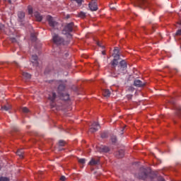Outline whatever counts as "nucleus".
Here are the masks:
<instances>
[{"mask_svg":"<svg viewBox=\"0 0 181 181\" xmlns=\"http://www.w3.org/2000/svg\"><path fill=\"white\" fill-rule=\"evenodd\" d=\"M52 40L57 46H66V45H69V41L64 40V38L57 34L52 35Z\"/></svg>","mask_w":181,"mask_h":181,"instance_id":"1","label":"nucleus"},{"mask_svg":"<svg viewBox=\"0 0 181 181\" xmlns=\"http://www.w3.org/2000/svg\"><path fill=\"white\" fill-rule=\"evenodd\" d=\"M65 88L66 86H64V84H60L58 86V94L61 100H64V101H69V100H70V95L68 93H64Z\"/></svg>","mask_w":181,"mask_h":181,"instance_id":"2","label":"nucleus"},{"mask_svg":"<svg viewBox=\"0 0 181 181\" xmlns=\"http://www.w3.org/2000/svg\"><path fill=\"white\" fill-rule=\"evenodd\" d=\"M73 30H74V23H68L65 25L64 29L62 30V35H66L67 36H70V37H71V34H70V33L73 32Z\"/></svg>","mask_w":181,"mask_h":181,"instance_id":"3","label":"nucleus"},{"mask_svg":"<svg viewBox=\"0 0 181 181\" xmlns=\"http://www.w3.org/2000/svg\"><path fill=\"white\" fill-rule=\"evenodd\" d=\"M125 69H122L119 66H117L116 68H113L110 71V75L112 77H117L119 76V74H124V71Z\"/></svg>","mask_w":181,"mask_h":181,"instance_id":"4","label":"nucleus"},{"mask_svg":"<svg viewBox=\"0 0 181 181\" xmlns=\"http://www.w3.org/2000/svg\"><path fill=\"white\" fill-rule=\"evenodd\" d=\"M47 21L48 22L50 28H52V29H56L57 26H59V23L52 17V16H47Z\"/></svg>","mask_w":181,"mask_h":181,"instance_id":"5","label":"nucleus"},{"mask_svg":"<svg viewBox=\"0 0 181 181\" xmlns=\"http://www.w3.org/2000/svg\"><path fill=\"white\" fill-rule=\"evenodd\" d=\"M100 124H98L96 122H94L90 125V127L89 129V132H90L91 134H94V132H97V131H98V129H100Z\"/></svg>","mask_w":181,"mask_h":181,"instance_id":"6","label":"nucleus"},{"mask_svg":"<svg viewBox=\"0 0 181 181\" xmlns=\"http://www.w3.org/2000/svg\"><path fill=\"white\" fill-rule=\"evenodd\" d=\"M136 176L139 179L145 180L146 177H148V173H146V170L145 169H141L140 173Z\"/></svg>","mask_w":181,"mask_h":181,"instance_id":"7","label":"nucleus"},{"mask_svg":"<svg viewBox=\"0 0 181 181\" xmlns=\"http://www.w3.org/2000/svg\"><path fill=\"white\" fill-rule=\"evenodd\" d=\"M146 85V83H145L139 79H135L134 81V87H138V88H141L142 87H145Z\"/></svg>","mask_w":181,"mask_h":181,"instance_id":"8","label":"nucleus"},{"mask_svg":"<svg viewBox=\"0 0 181 181\" xmlns=\"http://www.w3.org/2000/svg\"><path fill=\"white\" fill-rule=\"evenodd\" d=\"M57 98V95L56 93L52 92L51 94L49 95L48 100L51 101L52 107H54V103H56V99Z\"/></svg>","mask_w":181,"mask_h":181,"instance_id":"9","label":"nucleus"},{"mask_svg":"<svg viewBox=\"0 0 181 181\" xmlns=\"http://www.w3.org/2000/svg\"><path fill=\"white\" fill-rule=\"evenodd\" d=\"M88 6L92 11L98 10V6H97L95 0H92L91 2L89 3Z\"/></svg>","mask_w":181,"mask_h":181,"instance_id":"10","label":"nucleus"},{"mask_svg":"<svg viewBox=\"0 0 181 181\" xmlns=\"http://www.w3.org/2000/svg\"><path fill=\"white\" fill-rule=\"evenodd\" d=\"M37 55H32L31 57V63H33V65L35 67H37L39 66V63L37 62Z\"/></svg>","mask_w":181,"mask_h":181,"instance_id":"11","label":"nucleus"},{"mask_svg":"<svg viewBox=\"0 0 181 181\" xmlns=\"http://www.w3.org/2000/svg\"><path fill=\"white\" fill-rule=\"evenodd\" d=\"M134 6H139V8H142V5H145V0H134Z\"/></svg>","mask_w":181,"mask_h":181,"instance_id":"12","label":"nucleus"},{"mask_svg":"<svg viewBox=\"0 0 181 181\" xmlns=\"http://www.w3.org/2000/svg\"><path fill=\"white\" fill-rule=\"evenodd\" d=\"M18 18L20 22H23V21H25V13L22 11H19L18 13Z\"/></svg>","mask_w":181,"mask_h":181,"instance_id":"13","label":"nucleus"},{"mask_svg":"<svg viewBox=\"0 0 181 181\" xmlns=\"http://www.w3.org/2000/svg\"><path fill=\"white\" fill-rule=\"evenodd\" d=\"M34 16H35L36 21H37V22H42V21L43 19V16H42V15H40V13L39 12L34 13Z\"/></svg>","mask_w":181,"mask_h":181,"instance_id":"14","label":"nucleus"},{"mask_svg":"<svg viewBox=\"0 0 181 181\" xmlns=\"http://www.w3.org/2000/svg\"><path fill=\"white\" fill-rule=\"evenodd\" d=\"M98 163H100V160H95L94 158H92L88 163V165H90V166H94L95 165H98Z\"/></svg>","mask_w":181,"mask_h":181,"instance_id":"15","label":"nucleus"},{"mask_svg":"<svg viewBox=\"0 0 181 181\" xmlns=\"http://www.w3.org/2000/svg\"><path fill=\"white\" fill-rule=\"evenodd\" d=\"M100 152H103L105 153H107V152H110V148H108L106 146H102L100 147Z\"/></svg>","mask_w":181,"mask_h":181,"instance_id":"16","label":"nucleus"},{"mask_svg":"<svg viewBox=\"0 0 181 181\" xmlns=\"http://www.w3.org/2000/svg\"><path fill=\"white\" fill-rule=\"evenodd\" d=\"M118 60L119 59L114 58V59L111 62L112 69H115L118 66Z\"/></svg>","mask_w":181,"mask_h":181,"instance_id":"17","label":"nucleus"},{"mask_svg":"<svg viewBox=\"0 0 181 181\" xmlns=\"http://www.w3.org/2000/svg\"><path fill=\"white\" fill-rule=\"evenodd\" d=\"M119 66H120L121 68H122V70H127V62H125V60H122L119 62Z\"/></svg>","mask_w":181,"mask_h":181,"instance_id":"18","label":"nucleus"},{"mask_svg":"<svg viewBox=\"0 0 181 181\" xmlns=\"http://www.w3.org/2000/svg\"><path fill=\"white\" fill-rule=\"evenodd\" d=\"M24 153L25 151H23V149L21 148L17 151L16 154L18 155V156H19V158H21V159H23Z\"/></svg>","mask_w":181,"mask_h":181,"instance_id":"19","label":"nucleus"},{"mask_svg":"<svg viewBox=\"0 0 181 181\" xmlns=\"http://www.w3.org/2000/svg\"><path fill=\"white\" fill-rule=\"evenodd\" d=\"M103 95H104V97H110L111 95V91L108 89H105L103 90Z\"/></svg>","mask_w":181,"mask_h":181,"instance_id":"20","label":"nucleus"},{"mask_svg":"<svg viewBox=\"0 0 181 181\" xmlns=\"http://www.w3.org/2000/svg\"><path fill=\"white\" fill-rule=\"evenodd\" d=\"M124 153L125 152L124 151V150H119L118 152L116 153V156H117L118 158H124Z\"/></svg>","mask_w":181,"mask_h":181,"instance_id":"21","label":"nucleus"},{"mask_svg":"<svg viewBox=\"0 0 181 181\" xmlns=\"http://www.w3.org/2000/svg\"><path fill=\"white\" fill-rule=\"evenodd\" d=\"M12 108V106L11 105H6L1 107V110L3 111H9Z\"/></svg>","mask_w":181,"mask_h":181,"instance_id":"22","label":"nucleus"},{"mask_svg":"<svg viewBox=\"0 0 181 181\" xmlns=\"http://www.w3.org/2000/svg\"><path fill=\"white\" fill-rule=\"evenodd\" d=\"M23 76H24L25 78H27V80H29L32 76L30 74H28V72H23Z\"/></svg>","mask_w":181,"mask_h":181,"instance_id":"23","label":"nucleus"},{"mask_svg":"<svg viewBox=\"0 0 181 181\" xmlns=\"http://www.w3.org/2000/svg\"><path fill=\"white\" fill-rule=\"evenodd\" d=\"M30 39L33 42H36V39H37V37H36V33H32L30 34Z\"/></svg>","mask_w":181,"mask_h":181,"instance_id":"24","label":"nucleus"},{"mask_svg":"<svg viewBox=\"0 0 181 181\" xmlns=\"http://www.w3.org/2000/svg\"><path fill=\"white\" fill-rule=\"evenodd\" d=\"M78 16H79V18H81L82 19H84V18H86L87 16V14L86 13H84L83 11H81L78 13Z\"/></svg>","mask_w":181,"mask_h":181,"instance_id":"25","label":"nucleus"},{"mask_svg":"<svg viewBox=\"0 0 181 181\" xmlns=\"http://www.w3.org/2000/svg\"><path fill=\"white\" fill-rule=\"evenodd\" d=\"M1 32H4V33H6V30H5V25H4L2 23H0V33Z\"/></svg>","mask_w":181,"mask_h":181,"instance_id":"26","label":"nucleus"},{"mask_svg":"<svg viewBox=\"0 0 181 181\" xmlns=\"http://www.w3.org/2000/svg\"><path fill=\"white\" fill-rule=\"evenodd\" d=\"M111 141L113 144L117 143V136H111Z\"/></svg>","mask_w":181,"mask_h":181,"instance_id":"27","label":"nucleus"},{"mask_svg":"<svg viewBox=\"0 0 181 181\" xmlns=\"http://www.w3.org/2000/svg\"><path fill=\"white\" fill-rule=\"evenodd\" d=\"M113 54H119V49L118 47H115V49L113 51Z\"/></svg>","mask_w":181,"mask_h":181,"instance_id":"28","label":"nucleus"},{"mask_svg":"<svg viewBox=\"0 0 181 181\" xmlns=\"http://www.w3.org/2000/svg\"><path fill=\"white\" fill-rule=\"evenodd\" d=\"M78 163H81V165H84V163H86V158H79Z\"/></svg>","mask_w":181,"mask_h":181,"instance_id":"29","label":"nucleus"},{"mask_svg":"<svg viewBox=\"0 0 181 181\" xmlns=\"http://www.w3.org/2000/svg\"><path fill=\"white\" fill-rule=\"evenodd\" d=\"M28 13L29 15H32V13H33V8L30 6H28Z\"/></svg>","mask_w":181,"mask_h":181,"instance_id":"30","label":"nucleus"},{"mask_svg":"<svg viewBox=\"0 0 181 181\" xmlns=\"http://www.w3.org/2000/svg\"><path fill=\"white\" fill-rule=\"evenodd\" d=\"M10 41L11 43H18V40L15 37H11Z\"/></svg>","mask_w":181,"mask_h":181,"instance_id":"31","label":"nucleus"},{"mask_svg":"<svg viewBox=\"0 0 181 181\" xmlns=\"http://www.w3.org/2000/svg\"><path fill=\"white\" fill-rule=\"evenodd\" d=\"M59 146H64V145H66V142H64V141H63V140H60L59 141Z\"/></svg>","mask_w":181,"mask_h":181,"instance_id":"32","label":"nucleus"},{"mask_svg":"<svg viewBox=\"0 0 181 181\" xmlns=\"http://www.w3.org/2000/svg\"><path fill=\"white\" fill-rule=\"evenodd\" d=\"M168 103H170V104H175V98H170V100H168Z\"/></svg>","mask_w":181,"mask_h":181,"instance_id":"33","label":"nucleus"},{"mask_svg":"<svg viewBox=\"0 0 181 181\" xmlns=\"http://www.w3.org/2000/svg\"><path fill=\"white\" fill-rule=\"evenodd\" d=\"M22 111H23V112H25L26 114V113L29 112V109H28V107H23Z\"/></svg>","mask_w":181,"mask_h":181,"instance_id":"34","label":"nucleus"},{"mask_svg":"<svg viewBox=\"0 0 181 181\" xmlns=\"http://www.w3.org/2000/svg\"><path fill=\"white\" fill-rule=\"evenodd\" d=\"M0 181H9V179L8 177H1L0 178Z\"/></svg>","mask_w":181,"mask_h":181,"instance_id":"35","label":"nucleus"},{"mask_svg":"<svg viewBox=\"0 0 181 181\" xmlns=\"http://www.w3.org/2000/svg\"><path fill=\"white\" fill-rule=\"evenodd\" d=\"M112 56L114 59H119V54H113Z\"/></svg>","mask_w":181,"mask_h":181,"instance_id":"36","label":"nucleus"},{"mask_svg":"<svg viewBox=\"0 0 181 181\" xmlns=\"http://www.w3.org/2000/svg\"><path fill=\"white\" fill-rule=\"evenodd\" d=\"M177 111L178 115H181V106H179L177 107Z\"/></svg>","mask_w":181,"mask_h":181,"instance_id":"37","label":"nucleus"},{"mask_svg":"<svg viewBox=\"0 0 181 181\" xmlns=\"http://www.w3.org/2000/svg\"><path fill=\"white\" fill-rule=\"evenodd\" d=\"M78 4V5H81L83 4V0H74Z\"/></svg>","mask_w":181,"mask_h":181,"instance_id":"38","label":"nucleus"},{"mask_svg":"<svg viewBox=\"0 0 181 181\" xmlns=\"http://www.w3.org/2000/svg\"><path fill=\"white\" fill-rule=\"evenodd\" d=\"M108 136V134L107 133H103L101 134V138H107Z\"/></svg>","mask_w":181,"mask_h":181,"instance_id":"39","label":"nucleus"},{"mask_svg":"<svg viewBox=\"0 0 181 181\" xmlns=\"http://www.w3.org/2000/svg\"><path fill=\"white\" fill-rule=\"evenodd\" d=\"M60 180H62V181H66V176H64V175L61 176Z\"/></svg>","mask_w":181,"mask_h":181,"instance_id":"40","label":"nucleus"},{"mask_svg":"<svg viewBox=\"0 0 181 181\" xmlns=\"http://www.w3.org/2000/svg\"><path fill=\"white\" fill-rule=\"evenodd\" d=\"M157 180H158V181H166V180H165V179H164V178H163V177H160H160H158Z\"/></svg>","mask_w":181,"mask_h":181,"instance_id":"41","label":"nucleus"},{"mask_svg":"<svg viewBox=\"0 0 181 181\" xmlns=\"http://www.w3.org/2000/svg\"><path fill=\"white\" fill-rule=\"evenodd\" d=\"M176 35H181V29L180 30H178L176 33Z\"/></svg>","mask_w":181,"mask_h":181,"instance_id":"42","label":"nucleus"},{"mask_svg":"<svg viewBox=\"0 0 181 181\" xmlns=\"http://www.w3.org/2000/svg\"><path fill=\"white\" fill-rule=\"evenodd\" d=\"M6 2H8V4H12V0H5Z\"/></svg>","mask_w":181,"mask_h":181,"instance_id":"43","label":"nucleus"},{"mask_svg":"<svg viewBox=\"0 0 181 181\" xmlns=\"http://www.w3.org/2000/svg\"><path fill=\"white\" fill-rule=\"evenodd\" d=\"M110 8L111 9H115V7H114V6H112V4H110Z\"/></svg>","mask_w":181,"mask_h":181,"instance_id":"44","label":"nucleus"},{"mask_svg":"<svg viewBox=\"0 0 181 181\" xmlns=\"http://www.w3.org/2000/svg\"><path fill=\"white\" fill-rule=\"evenodd\" d=\"M102 54H103V56H105V51H103V52H102Z\"/></svg>","mask_w":181,"mask_h":181,"instance_id":"45","label":"nucleus"},{"mask_svg":"<svg viewBox=\"0 0 181 181\" xmlns=\"http://www.w3.org/2000/svg\"><path fill=\"white\" fill-rule=\"evenodd\" d=\"M97 45H98V46H101V45L98 42H97Z\"/></svg>","mask_w":181,"mask_h":181,"instance_id":"46","label":"nucleus"},{"mask_svg":"<svg viewBox=\"0 0 181 181\" xmlns=\"http://www.w3.org/2000/svg\"><path fill=\"white\" fill-rule=\"evenodd\" d=\"M66 18H67V19H69V18H70V16H67V17H66Z\"/></svg>","mask_w":181,"mask_h":181,"instance_id":"47","label":"nucleus"},{"mask_svg":"<svg viewBox=\"0 0 181 181\" xmlns=\"http://www.w3.org/2000/svg\"><path fill=\"white\" fill-rule=\"evenodd\" d=\"M132 96H129V98H132Z\"/></svg>","mask_w":181,"mask_h":181,"instance_id":"48","label":"nucleus"},{"mask_svg":"<svg viewBox=\"0 0 181 181\" xmlns=\"http://www.w3.org/2000/svg\"><path fill=\"white\" fill-rule=\"evenodd\" d=\"M122 132H124V129H122Z\"/></svg>","mask_w":181,"mask_h":181,"instance_id":"49","label":"nucleus"},{"mask_svg":"<svg viewBox=\"0 0 181 181\" xmlns=\"http://www.w3.org/2000/svg\"><path fill=\"white\" fill-rule=\"evenodd\" d=\"M154 29V27H153V30Z\"/></svg>","mask_w":181,"mask_h":181,"instance_id":"50","label":"nucleus"}]
</instances>
